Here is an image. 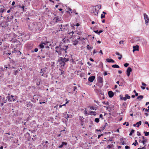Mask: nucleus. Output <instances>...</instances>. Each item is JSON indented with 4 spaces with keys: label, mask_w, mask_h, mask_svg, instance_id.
Here are the masks:
<instances>
[{
    "label": "nucleus",
    "mask_w": 149,
    "mask_h": 149,
    "mask_svg": "<svg viewBox=\"0 0 149 149\" xmlns=\"http://www.w3.org/2000/svg\"><path fill=\"white\" fill-rule=\"evenodd\" d=\"M135 131V130H134L132 129V130L130 132L132 133H133Z\"/></svg>",
    "instance_id": "nucleus-59"
},
{
    "label": "nucleus",
    "mask_w": 149,
    "mask_h": 149,
    "mask_svg": "<svg viewBox=\"0 0 149 149\" xmlns=\"http://www.w3.org/2000/svg\"><path fill=\"white\" fill-rule=\"evenodd\" d=\"M18 71L17 70H15L14 71V72L13 74L15 75H16Z\"/></svg>",
    "instance_id": "nucleus-47"
},
{
    "label": "nucleus",
    "mask_w": 149,
    "mask_h": 149,
    "mask_svg": "<svg viewBox=\"0 0 149 149\" xmlns=\"http://www.w3.org/2000/svg\"><path fill=\"white\" fill-rule=\"evenodd\" d=\"M14 96L11 95V97L9 96V94H8V95L6 97L7 99H8V100L10 102H12V101H15V98H13Z\"/></svg>",
    "instance_id": "nucleus-6"
},
{
    "label": "nucleus",
    "mask_w": 149,
    "mask_h": 149,
    "mask_svg": "<svg viewBox=\"0 0 149 149\" xmlns=\"http://www.w3.org/2000/svg\"><path fill=\"white\" fill-rule=\"evenodd\" d=\"M31 30H33L36 31L39 30L40 27L38 25V24L36 22H33L31 24Z\"/></svg>",
    "instance_id": "nucleus-2"
},
{
    "label": "nucleus",
    "mask_w": 149,
    "mask_h": 149,
    "mask_svg": "<svg viewBox=\"0 0 149 149\" xmlns=\"http://www.w3.org/2000/svg\"><path fill=\"white\" fill-rule=\"evenodd\" d=\"M61 20V18L60 16H57L55 17L53 19V20L55 21V22H58Z\"/></svg>",
    "instance_id": "nucleus-8"
},
{
    "label": "nucleus",
    "mask_w": 149,
    "mask_h": 149,
    "mask_svg": "<svg viewBox=\"0 0 149 149\" xmlns=\"http://www.w3.org/2000/svg\"><path fill=\"white\" fill-rule=\"evenodd\" d=\"M74 43H73V45H75L78 44V41L76 40H75V41H74Z\"/></svg>",
    "instance_id": "nucleus-29"
},
{
    "label": "nucleus",
    "mask_w": 149,
    "mask_h": 149,
    "mask_svg": "<svg viewBox=\"0 0 149 149\" xmlns=\"http://www.w3.org/2000/svg\"><path fill=\"white\" fill-rule=\"evenodd\" d=\"M4 136H7V135H10V134L9 133H4Z\"/></svg>",
    "instance_id": "nucleus-48"
},
{
    "label": "nucleus",
    "mask_w": 149,
    "mask_h": 149,
    "mask_svg": "<svg viewBox=\"0 0 149 149\" xmlns=\"http://www.w3.org/2000/svg\"><path fill=\"white\" fill-rule=\"evenodd\" d=\"M106 61L109 63H114L115 62V61L112 59L107 58Z\"/></svg>",
    "instance_id": "nucleus-17"
},
{
    "label": "nucleus",
    "mask_w": 149,
    "mask_h": 149,
    "mask_svg": "<svg viewBox=\"0 0 149 149\" xmlns=\"http://www.w3.org/2000/svg\"><path fill=\"white\" fill-rule=\"evenodd\" d=\"M95 6L96 7H97V8H98L99 10L101 8V5H97Z\"/></svg>",
    "instance_id": "nucleus-36"
},
{
    "label": "nucleus",
    "mask_w": 149,
    "mask_h": 149,
    "mask_svg": "<svg viewBox=\"0 0 149 149\" xmlns=\"http://www.w3.org/2000/svg\"><path fill=\"white\" fill-rule=\"evenodd\" d=\"M90 109H92V110H94V108L93 107H90ZM96 109H95V110H96Z\"/></svg>",
    "instance_id": "nucleus-50"
},
{
    "label": "nucleus",
    "mask_w": 149,
    "mask_h": 149,
    "mask_svg": "<svg viewBox=\"0 0 149 149\" xmlns=\"http://www.w3.org/2000/svg\"><path fill=\"white\" fill-rule=\"evenodd\" d=\"M144 17L145 21L146 24L147 25L149 21L148 17L146 13L144 14Z\"/></svg>",
    "instance_id": "nucleus-7"
},
{
    "label": "nucleus",
    "mask_w": 149,
    "mask_h": 149,
    "mask_svg": "<svg viewBox=\"0 0 149 149\" xmlns=\"http://www.w3.org/2000/svg\"><path fill=\"white\" fill-rule=\"evenodd\" d=\"M100 121L99 118H96L95 119V121L97 123H98Z\"/></svg>",
    "instance_id": "nucleus-28"
},
{
    "label": "nucleus",
    "mask_w": 149,
    "mask_h": 149,
    "mask_svg": "<svg viewBox=\"0 0 149 149\" xmlns=\"http://www.w3.org/2000/svg\"><path fill=\"white\" fill-rule=\"evenodd\" d=\"M105 15H103L102 14L101 15V19H102L103 18H105Z\"/></svg>",
    "instance_id": "nucleus-45"
},
{
    "label": "nucleus",
    "mask_w": 149,
    "mask_h": 149,
    "mask_svg": "<svg viewBox=\"0 0 149 149\" xmlns=\"http://www.w3.org/2000/svg\"><path fill=\"white\" fill-rule=\"evenodd\" d=\"M7 98L6 99L4 97H3L2 99L3 102L4 103H6L7 102Z\"/></svg>",
    "instance_id": "nucleus-34"
},
{
    "label": "nucleus",
    "mask_w": 149,
    "mask_h": 149,
    "mask_svg": "<svg viewBox=\"0 0 149 149\" xmlns=\"http://www.w3.org/2000/svg\"><path fill=\"white\" fill-rule=\"evenodd\" d=\"M146 146V145H145L142 148H141V149H146V148L145 147Z\"/></svg>",
    "instance_id": "nucleus-64"
},
{
    "label": "nucleus",
    "mask_w": 149,
    "mask_h": 149,
    "mask_svg": "<svg viewBox=\"0 0 149 149\" xmlns=\"http://www.w3.org/2000/svg\"><path fill=\"white\" fill-rule=\"evenodd\" d=\"M108 125V124L107 123H105V125H104V126H102V127H100L101 130H104L106 127V126H107Z\"/></svg>",
    "instance_id": "nucleus-23"
},
{
    "label": "nucleus",
    "mask_w": 149,
    "mask_h": 149,
    "mask_svg": "<svg viewBox=\"0 0 149 149\" xmlns=\"http://www.w3.org/2000/svg\"><path fill=\"white\" fill-rule=\"evenodd\" d=\"M129 65V64L127 63H126L124 64V66L125 67H127Z\"/></svg>",
    "instance_id": "nucleus-43"
},
{
    "label": "nucleus",
    "mask_w": 149,
    "mask_h": 149,
    "mask_svg": "<svg viewBox=\"0 0 149 149\" xmlns=\"http://www.w3.org/2000/svg\"><path fill=\"white\" fill-rule=\"evenodd\" d=\"M147 141V139L145 140H143L141 141V143H142L143 144L145 145V144L146 143V142Z\"/></svg>",
    "instance_id": "nucleus-32"
},
{
    "label": "nucleus",
    "mask_w": 149,
    "mask_h": 149,
    "mask_svg": "<svg viewBox=\"0 0 149 149\" xmlns=\"http://www.w3.org/2000/svg\"><path fill=\"white\" fill-rule=\"evenodd\" d=\"M89 114L91 115L95 116L96 114V113L95 111H91L89 113Z\"/></svg>",
    "instance_id": "nucleus-18"
},
{
    "label": "nucleus",
    "mask_w": 149,
    "mask_h": 149,
    "mask_svg": "<svg viewBox=\"0 0 149 149\" xmlns=\"http://www.w3.org/2000/svg\"><path fill=\"white\" fill-rule=\"evenodd\" d=\"M77 89V87L75 86H74V91H75V90Z\"/></svg>",
    "instance_id": "nucleus-63"
},
{
    "label": "nucleus",
    "mask_w": 149,
    "mask_h": 149,
    "mask_svg": "<svg viewBox=\"0 0 149 149\" xmlns=\"http://www.w3.org/2000/svg\"><path fill=\"white\" fill-rule=\"evenodd\" d=\"M67 145V143L65 142H63L62 143V144L59 146L58 147L59 148H62L63 146H66Z\"/></svg>",
    "instance_id": "nucleus-14"
},
{
    "label": "nucleus",
    "mask_w": 149,
    "mask_h": 149,
    "mask_svg": "<svg viewBox=\"0 0 149 149\" xmlns=\"http://www.w3.org/2000/svg\"><path fill=\"white\" fill-rule=\"evenodd\" d=\"M103 31L102 30L99 31L98 33V34L100 35V33L102 32Z\"/></svg>",
    "instance_id": "nucleus-55"
},
{
    "label": "nucleus",
    "mask_w": 149,
    "mask_h": 149,
    "mask_svg": "<svg viewBox=\"0 0 149 149\" xmlns=\"http://www.w3.org/2000/svg\"><path fill=\"white\" fill-rule=\"evenodd\" d=\"M15 67V66H11L10 65H9V68L12 69L14 68Z\"/></svg>",
    "instance_id": "nucleus-46"
},
{
    "label": "nucleus",
    "mask_w": 149,
    "mask_h": 149,
    "mask_svg": "<svg viewBox=\"0 0 149 149\" xmlns=\"http://www.w3.org/2000/svg\"><path fill=\"white\" fill-rule=\"evenodd\" d=\"M133 52H134L135 51L139 50V46L138 45L136 46H133Z\"/></svg>",
    "instance_id": "nucleus-12"
},
{
    "label": "nucleus",
    "mask_w": 149,
    "mask_h": 149,
    "mask_svg": "<svg viewBox=\"0 0 149 149\" xmlns=\"http://www.w3.org/2000/svg\"><path fill=\"white\" fill-rule=\"evenodd\" d=\"M42 44L45 45H48L49 42H42Z\"/></svg>",
    "instance_id": "nucleus-31"
},
{
    "label": "nucleus",
    "mask_w": 149,
    "mask_h": 149,
    "mask_svg": "<svg viewBox=\"0 0 149 149\" xmlns=\"http://www.w3.org/2000/svg\"><path fill=\"white\" fill-rule=\"evenodd\" d=\"M61 45H60L59 46H56L55 47L56 52H57L59 55H61L62 54V52L64 51V48H62L60 47Z\"/></svg>",
    "instance_id": "nucleus-4"
},
{
    "label": "nucleus",
    "mask_w": 149,
    "mask_h": 149,
    "mask_svg": "<svg viewBox=\"0 0 149 149\" xmlns=\"http://www.w3.org/2000/svg\"><path fill=\"white\" fill-rule=\"evenodd\" d=\"M28 105L29 106H31V107H33V108L34 107H35V106H33V104L30 102H29V103Z\"/></svg>",
    "instance_id": "nucleus-38"
},
{
    "label": "nucleus",
    "mask_w": 149,
    "mask_h": 149,
    "mask_svg": "<svg viewBox=\"0 0 149 149\" xmlns=\"http://www.w3.org/2000/svg\"><path fill=\"white\" fill-rule=\"evenodd\" d=\"M68 121V119L67 118H66L65 119H63V122L66 124V125L67 124V122Z\"/></svg>",
    "instance_id": "nucleus-19"
},
{
    "label": "nucleus",
    "mask_w": 149,
    "mask_h": 149,
    "mask_svg": "<svg viewBox=\"0 0 149 149\" xmlns=\"http://www.w3.org/2000/svg\"><path fill=\"white\" fill-rule=\"evenodd\" d=\"M4 11V9L1 8L0 9V13H2Z\"/></svg>",
    "instance_id": "nucleus-42"
},
{
    "label": "nucleus",
    "mask_w": 149,
    "mask_h": 149,
    "mask_svg": "<svg viewBox=\"0 0 149 149\" xmlns=\"http://www.w3.org/2000/svg\"><path fill=\"white\" fill-rule=\"evenodd\" d=\"M8 24L7 22L3 21L0 24V26L4 28H6L8 26Z\"/></svg>",
    "instance_id": "nucleus-5"
},
{
    "label": "nucleus",
    "mask_w": 149,
    "mask_h": 149,
    "mask_svg": "<svg viewBox=\"0 0 149 149\" xmlns=\"http://www.w3.org/2000/svg\"><path fill=\"white\" fill-rule=\"evenodd\" d=\"M142 84L143 86H146V84L143 82L142 83Z\"/></svg>",
    "instance_id": "nucleus-60"
},
{
    "label": "nucleus",
    "mask_w": 149,
    "mask_h": 149,
    "mask_svg": "<svg viewBox=\"0 0 149 149\" xmlns=\"http://www.w3.org/2000/svg\"><path fill=\"white\" fill-rule=\"evenodd\" d=\"M107 72L106 71H105L104 73V76H106V75H107Z\"/></svg>",
    "instance_id": "nucleus-62"
},
{
    "label": "nucleus",
    "mask_w": 149,
    "mask_h": 149,
    "mask_svg": "<svg viewBox=\"0 0 149 149\" xmlns=\"http://www.w3.org/2000/svg\"><path fill=\"white\" fill-rule=\"evenodd\" d=\"M46 11L45 12V13H46V14H48V12L49 11V10H48V8H46Z\"/></svg>",
    "instance_id": "nucleus-33"
},
{
    "label": "nucleus",
    "mask_w": 149,
    "mask_h": 149,
    "mask_svg": "<svg viewBox=\"0 0 149 149\" xmlns=\"http://www.w3.org/2000/svg\"><path fill=\"white\" fill-rule=\"evenodd\" d=\"M121 100H126V98L125 97H123L122 95H120L119 96Z\"/></svg>",
    "instance_id": "nucleus-15"
},
{
    "label": "nucleus",
    "mask_w": 149,
    "mask_h": 149,
    "mask_svg": "<svg viewBox=\"0 0 149 149\" xmlns=\"http://www.w3.org/2000/svg\"><path fill=\"white\" fill-rule=\"evenodd\" d=\"M98 12V10H97L96 8H95L93 9V13L95 15H97Z\"/></svg>",
    "instance_id": "nucleus-16"
},
{
    "label": "nucleus",
    "mask_w": 149,
    "mask_h": 149,
    "mask_svg": "<svg viewBox=\"0 0 149 149\" xmlns=\"http://www.w3.org/2000/svg\"><path fill=\"white\" fill-rule=\"evenodd\" d=\"M87 48L89 50H91V49L92 48V47H90L88 45L87 46Z\"/></svg>",
    "instance_id": "nucleus-37"
},
{
    "label": "nucleus",
    "mask_w": 149,
    "mask_h": 149,
    "mask_svg": "<svg viewBox=\"0 0 149 149\" xmlns=\"http://www.w3.org/2000/svg\"><path fill=\"white\" fill-rule=\"evenodd\" d=\"M143 98V96L142 95H140L138 96L137 98V99H139L140 100H141Z\"/></svg>",
    "instance_id": "nucleus-22"
},
{
    "label": "nucleus",
    "mask_w": 149,
    "mask_h": 149,
    "mask_svg": "<svg viewBox=\"0 0 149 149\" xmlns=\"http://www.w3.org/2000/svg\"><path fill=\"white\" fill-rule=\"evenodd\" d=\"M137 135L138 136H140L141 135L140 132L138 131L137 132Z\"/></svg>",
    "instance_id": "nucleus-53"
},
{
    "label": "nucleus",
    "mask_w": 149,
    "mask_h": 149,
    "mask_svg": "<svg viewBox=\"0 0 149 149\" xmlns=\"http://www.w3.org/2000/svg\"><path fill=\"white\" fill-rule=\"evenodd\" d=\"M113 144H112L111 145H108L107 146V148L109 149V148H112V147H113Z\"/></svg>",
    "instance_id": "nucleus-40"
},
{
    "label": "nucleus",
    "mask_w": 149,
    "mask_h": 149,
    "mask_svg": "<svg viewBox=\"0 0 149 149\" xmlns=\"http://www.w3.org/2000/svg\"><path fill=\"white\" fill-rule=\"evenodd\" d=\"M124 41L123 40H121L119 42V44H123V42Z\"/></svg>",
    "instance_id": "nucleus-56"
},
{
    "label": "nucleus",
    "mask_w": 149,
    "mask_h": 149,
    "mask_svg": "<svg viewBox=\"0 0 149 149\" xmlns=\"http://www.w3.org/2000/svg\"><path fill=\"white\" fill-rule=\"evenodd\" d=\"M38 51V49L37 48H36L34 49V51L33 50H31V52L32 53L34 52H37Z\"/></svg>",
    "instance_id": "nucleus-30"
},
{
    "label": "nucleus",
    "mask_w": 149,
    "mask_h": 149,
    "mask_svg": "<svg viewBox=\"0 0 149 149\" xmlns=\"http://www.w3.org/2000/svg\"><path fill=\"white\" fill-rule=\"evenodd\" d=\"M39 46L40 48L41 49H43L44 47V45L42 44V43L39 45Z\"/></svg>",
    "instance_id": "nucleus-24"
},
{
    "label": "nucleus",
    "mask_w": 149,
    "mask_h": 149,
    "mask_svg": "<svg viewBox=\"0 0 149 149\" xmlns=\"http://www.w3.org/2000/svg\"><path fill=\"white\" fill-rule=\"evenodd\" d=\"M97 52L96 51L95 49H94V50L93 51V54H95V53H96Z\"/></svg>",
    "instance_id": "nucleus-58"
},
{
    "label": "nucleus",
    "mask_w": 149,
    "mask_h": 149,
    "mask_svg": "<svg viewBox=\"0 0 149 149\" xmlns=\"http://www.w3.org/2000/svg\"><path fill=\"white\" fill-rule=\"evenodd\" d=\"M144 133L145 134V135L146 136H148L149 135V132H144Z\"/></svg>",
    "instance_id": "nucleus-27"
},
{
    "label": "nucleus",
    "mask_w": 149,
    "mask_h": 149,
    "mask_svg": "<svg viewBox=\"0 0 149 149\" xmlns=\"http://www.w3.org/2000/svg\"><path fill=\"white\" fill-rule=\"evenodd\" d=\"M95 78V76H93L90 77L88 79V80L91 82H92Z\"/></svg>",
    "instance_id": "nucleus-11"
},
{
    "label": "nucleus",
    "mask_w": 149,
    "mask_h": 149,
    "mask_svg": "<svg viewBox=\"0 0 149 149\" xmlns=\"http://www.w3.org/2000/svg\"><path fill=\"white\" fill-rule=\"evenodd\" d=\"M125 149H130V147L127 146H126L125 147Z\"/></svg>",
    "instance_id": "nucleus-49"
},
{
    "label": "nucleus",
    "mask_w": 149,
    "mask_h": 149,
    "mask_svg": "<svg viewBox=\"0 0 149 149\" xmlns=\"http://www.w3.org/2000/svg\"><path fill=\"white\" fill-rule=\"evenodd\" d=\"M102 103L105 104H106L107 105H109V103L108 102H102Z\"/></svg>",
    "instance_id": "nucleus-44"
},
{
    "label": "nucleus",
    "mask_w": 149,
    "mask_h": 149,
    "mask_svg": "<svg viewBox=\"0 0 149 149\" xmlns=\"http://www.w3.org/2000/svg\"><path fill=\"white\" fill-rule=\"evenodd\" d=\"M108 94L109 97L111 98L114 95L113 93L111 91H108Z\"/></svg>",
    "instance_id": "nucleus-13"
},
{
    "label": "nucleus",
    "mask_w": 149,
    "mask_h": 149,
    "mask_svg": "<svg viewBox=\"0 0 149 149\" xmlns=\"http://www.w3.org/2000/svg\"><path fill=\"white\" fill-rule=\"evenodd\" d=\"M84 114L86 116L89 114V113H87V112L86 110L84 111Z\"/></svg>",
    "instance_id": "nucleus-41"
},
{
    "label": "nucleus",
    "mask_w": 149,
    "mask_h": 149,
    "mask_svg": "<svg viewBox=\"0 0 149 149\" xmlns=\"http://www.w3.org/2000/svg\"><path fill=\"white\" fill-rule=\"evenodd\" d=\"M79 119L80 121L81 122H84V120L83 119L84 118L83 117L79 116Z\"/></svg>",
    "instance_id": "nucleus-26"
},
{
    "label": "nucleus",
    "mask_w": 149,
    "mask_h": 149,
    "mask_svg": "<svg viewBox=\"0 0 149 149\" xmlns=\"http://www.w3.org/2000/svg\"><path fill=\"white\" fill-rule=\"evenodd\" d=\"M132 145H133L135 146H136V145H138V142L133 143Z\"/></svg>",
    "instance_id": "nucleus-52"
},
{
    "label": "nucleus",
    "mask_w": 149,
    "mask_h": 149,
    "mask_svg": "<svg viewBox=\"0 0 149 149\" xmlns=\"http://www.w3.org/2000/svg\"><path fill=\"white\" fill-rule=\"evenodd\" d=\"M66 56H68L67 55H66L65 57L64 58H62V57L59 58L58 60V63L60 65L61 68L62 69L64 68V66L65 64V62L69 60V58H66Z\"/></svg>",
    "instance_id": "nucleus-1"
},
{
    "label": "nucleus",
    "mask_w": 149,
    "mask_h": 149,
    "mask_svg": "<svg viewBox=\"0 0 149 149\" xmlns=\"http://www.w3.org/2000/svg\"><path fill=\"white\" fill-rule=\"evenodd\" d=\"M44 54L45 55V56H49V53L48 51L45 53H44Z\"/></svg>",
    "instance_id": "nucleus-39"
},
{
    "label": "nucleus",
    "mask_w": 149,
    "mask_h": 149,
    "mask_svg": "<svg viewBox=\"0 0 149 149\" xmlns=\"http://www.w3.org/2000/svg\"><path fill=\"white\" fill-rule=\"evenodd\" d=\"M125 97H126V100L127 99H130V96H129L128 94H125Z\"/></svg>",
    "instance_id": "nucleus-25"
},
{
    "label": "nucleus",
    "mask_w": 149,
    "mask_h": 149,
    "mask_svg": "<svg viewBox=\"0 0 149 149\" xmlns=\"http://www.w3.org/2000/svg\"><path fill=\"white\" fill-rule=\"evenodd\" d=\"M111 67L114 68H120L119 66L117 64H115L111 66Z\"/></svg>",
    "instance_id": "nucleus-21"
},
{
    "label": "nucleus",
    "mask_w": 149,
    "mask_h": 149,
    "mask_svg": "<svg viewBox=\"0 0 149 149\" xmlns=\"http://www.w3.org/2000/svg\"><path fill=\"white\" fill-rule=\"evenodd\" d=\"M44 50L41 49L39 52V54H41V58H45V55L44 54Z\"/></svg>",
    "instance_id": "nucleus-10"
},
{
    "label": "nucleus",
    "mask_w": 149,
    "mask_h": 149,
    "mask_svg": "<svg viewBox=\"0 0 149 149\" xmlns=\"http://www.w3.org/2000/svg\"><path fill=\"white\" fill-rule=\"evenodd\" d=\"M11 54V53L10 52H6V51H5L4 52H3V55H5V54H6V55H8V54L9 55H10V54Z\"/></svg>",
    "instance_id": "nucleus-35"
},
{
    "label": "nucleus",
    "mask_w": 149,
    "mask_h": 149,
    "mask_svg": "<svg viewBox=\"0 0 149 149\" xmlns=\"http://www.w3.org/2000/svg\"><path fill=\"white\" fill-rule=\"evenodd\" d=\"M120 56H119L118 57V58L119 60H120V59H121L122 58V55H120Z\"/></svg>",
    "instance_id": "nucleus-57"
},
{
    "label": "nucleus",
    "mask_w": 149,
    "mask_h": 149,
    "mask_svg": "<svg viewBox=\"0 0 149 149\" xmlns=\"http://www.w3.org/2000/svg\"><path fill=\"white\" fill-rule=\"evenodd\" d=\"M132 70L130 67H128L126 70V74L128 77H129L130 72L132 71Z\"/></svg>",
    "instance_id": "nucleus-9"
},
{
    "label": "nucleus",
    "mask_w": 149,
    "mask_h": 149,
    "mask_svg": "<svg viewBox=\"0 0 149 149\" xmlns=\"http://www.w3.org/2000/svg\"><path fill=\"white\" fill-rule=\"evenodd\" d=\"M141 121H140L138 122H137L136 124L137 125L136 126V127H139V125H141Z\"/></svg>",
    "instance_id": "nucleus-20"
},
{
    "label": "nucleus",
    "mask_w": 149,
    "mask_h": 149,
    "mask_svg": "<svg viewBox=\"0 0 149 149\" xmlns=\"http://www.w3.org/2000/svg\"><path fill=\"white\" fill-rule=\"evenodd\" d=\"M100 118H102V119H103V116H102V114H100Z\"/></svg>",
    "instance_id": "nucleus-61"
},
{
    "label": "nucleus",
    "mask_w": 149,
    "mask_h": 149,
    "mask_svg": "<svg viewBox=\"0 0 149 149\" xmlns=\"http://www.w3.org/2000/svg\"><path fill=\"white\" fill-rule=\"evenodd\" d=\"M40 81H37L36 82V85L37 86H39L40 85Z\"/></svg>",
    "instance_id": "nucleus-51"
},
{
    "label": "nucleus",
    "mask_w": 149,
    "mask_h": 149,
    "mask_svg": "<svg viewBox=\"0 0 149 149\" xmlns=\"http://www.w3.org/2000/svg\"><path fill=\"white\" fill-rule=\"evenodd\" d=\"M66 48L65 49H64V51H66L68 49V46H65Z\"/></svg>",
    "instance_id": "nucleus-54"
},
{
    "label": "nucleus",
    "mask_w": 149,
    "mask_h": 149,
    "mask_svg": "<svg viewBox=\"0 0 149 149\" xmlns=\"http://www.w3.org/2000/svg\"><path fill=\"white\" fill-rule=\"evenodd\" d=\"M97 81L98 83L96 84V85L101 88L103 85V78L99 76L97 77Z\"/></svg>",
    "instance_id": "nucleus-3"
}]
</instances>
